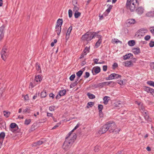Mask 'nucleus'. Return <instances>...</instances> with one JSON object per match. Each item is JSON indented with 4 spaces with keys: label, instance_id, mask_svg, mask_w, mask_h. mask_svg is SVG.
Here are the masks:
<instances>
[{
    "label": "nucleus",
    "instance_id": "f257e3e1",
    "mask_svg": "<svg viewBox=\"0 0 154 154\" xmlns=\"http://www.w3.org/2000/svg\"><path fill=\"white\" fill-rule=\"evenodd\" d=\"M77 135L74 133L72 137L69 140H65L62 146L63 149L66 151L70 149L76 139Z\"/></svg>",
    "mask_w": 154,
    "mask_h": 154
},
{
    "label": "nucleus",
    "instance_id": "f03ea898",
    "mask_svg": "<svg viewBox=\"0 0 154 154\" xmlns=\"http://www.w3.org/2000/svg\"><path fill=\"white\" fill-rule=\"evenodd\" d=\"M138 5L139 2L137 0H127L125 6L127 9L133 12Z\"/></svg>",
    "mask_w": 154,
    "mask_h": 154
},
{
    "label": "nucleus",
    "instance_id": "7ed1b4c3",
    "mask_svg": "<svg viewBox=\"0 0 154 154\" xmlns=\"http://www.w3.org/2000/svg\"><path fill=\"white\" fill-rule=\"evenodd\" d=\"M108 130L110 133L115 132L116 134L118 133L120 129L116 128V126L114 122L110 121L106 122Z\"/></svg>",
    "mask_w": 154,
    "mask_h": 154
},
{
    "label": "nucleus",
    "instance_id": "20e7f679",
    "mask_svg": "<svg viewBox=\"0 0 154 154\" xmlns=\"http://www.w3.org/2000/svg\"><path fill=\"white\" fill-rule=\"evenodd\" d=\"M95 34L93 35L92 32H88L85 34L82 35V39L83 40L89 42L95 37Z\"/></svg>",
    "mask_w": 154,
    "mask_h": 154
},
{
    "label": "nucleus",
    "instance_id": "39448f33",
    "mask_svg": "<svg viewBox=\"0 0 154 154\" xmlns=\"http://www.w3.org/2000/svg\"><path fill=\"white\" fill-rule=\"evenodd\" d=\"M63 21L62 19L59 18L57 21L55 27L57 35L59 36L60 33L61 29V26L63 24Z\"/></svg>",
    "mask_w": 154,
    "mask_h": 154
},
{
    "label": "nucleus",
    "instance_id": "423d86ee",
    "mask_svg": "<svg viewBox=\"0 0 154 154\" xmlns=\"http://www.w3.org/2000/svg\"><path fill=\"white\" fill-rule=\"evenodd\" d=\"M122 76L119 74L116 73H112L108 77L106 78V80H112L114 79H118L121 78Z\"/></svg>",
    "mask_w": 154,
    "mask_h": 154
},
{
    "label": "nucleus",
    "instance_id": "0eeeda50",
    "mask_svg": "<svg viewBox=\"0 0 154 154\" xmlns=\"http://www.w3.org/2000/svg\"><path fill=\"white\" fill-rule=\"evenodd\" d=\"M6 50H7V48H5V46H4L0 52L1 58L4 61L5 60L8 56Z\"/></svg>",
    "mask_w": 154,
    "mask_h": 154
},
{
    "label": "nucleus",
    "instance_id": "6e6552de",
    "mask_svg": "<svg viewBox=\"0 0 154 154\" xmlns=\"http://www.w3.org/2000/svg\"><path fill=\"white\" fill-rule=\"evenodd\" d=\"M9 130L13 132H15L18 129V126L15 123H11L9 126Z\"/></svg>",
    "mask_w": 154,
    "mask_h": 154
},
{
    "label": "nucleus",
    "instance_id": "1a4fd4ad",
    "mask_svg": "<svg viewBox=\"0 0 154 154\" xmlns=\"http://www.w3.org/2000/svg\"><path fill=\"white\" fill-rule=\"evenodd\" d=\"M107 125L106 123L103 126H101L98 132V133L99 134H103L105 133L108 130V128H107Z\"/></svg>",
    "mask_w": 154,
    "mask_h": 154
},
{
    "label": "nucleus",
    "instance_id": "9d476101",
    "mask_svg": "<svg viewBox=\"0 0 154 154\" xmlns=\"http://www.w3.org/2000/svg\"><path fill=\"white\" fill-rule=\"evenodd\" d=\"M144 90L147 93H150L154 97V89L146 86H143Z\"/></svg>",
    "mask_w": 154,
    "mask_h": 154
},
{
    "label": "nucleus",
    "instance_id": "9b49d317",
    "mask_svg": "<svg viewBox=\"0 0 154 154\" xmlns=\"http://www.w3.org/2000/svg\"><path fill=\"white\" fill-rule=\"evenodd\" d=\"M5 26L4 25H2L0 27V39H2L4 36L5 28Z\"/></svg>",
    "mask_w": 154,
    "mask_h": 154
},
{
    "label": "nucleus",
    "instance_id": "f8f14e48",
    "mask_svg": "<svg viewBox=\"0 0 154 154\" xmlns=\"http://www.w3.org/2000/svg\"><path fill=\"white\" fill-rule=\"evenodd\" d=\"M94 72L92 70V72L93 75H96L100 72L101 69L99 66H97L94 67Z\"/></svg>",
    "mask_w": 154,
    "mask_h": 154
},
{
    "label": "nucleus",
    "instance_id": "ddd939ff",
    "mask_svg": "<svg viewBox=\"0 0 154 154\" xmlns=\"http://www.w3.org/2000/svg\"><path fill=\"white\" fill-rule=\"evenodd\" d=\"M92 86L94 89L98 88H102L104 87L103 82L96 84H93L92 85Z\"/></svg>",
    "mask_w": 154,
    "mask_h": 154
},
{
    "label": "nucleus",
    "instance_id": "4468645a",
    "mask_svg": "<svg viewBox=\"0 0 154 154\" xmlns=\"http://www.w3.org/2000/svg\"><path fill=\"white\" fill-rule=\"evenodd\" d=\"M42 79V77L41 75H36L35 76V80L39 83H40Z\"/></svg>",
    "mask_w": 154,
    "mask_h": 154
},
{
    "label": "nucleus",
    "instance_id": "2eb2a0df",
    "mask_svg": "<svg viewBox=\"0 0 154 154\" xmlns=\"http://www.w3.org/2000/svg\"><path fill=\"white\" fill-rule=\"evenodd\" d=\"M144 10V9L142 7H139L136 9V11L138 14L141 15L143 13Z\"/></svg>",
    "mask_w": 154,
    "mask_h": 154
},
{
    "label": "nucleus",
    "instance_id": "dca6fc26",
    "mask_svg": "<svg viewBox=\"0 0 154 154\" xmlns=\"http://www.w3.org/2000/svg\"><path fill=\"white\" fill-rule=\"evenodd\" d=\"M5 137V133L4 132H2L0 133V144L2 145L3 140Z\"/></svg>",
    "mask_w": 154,
    "mask_h": 154
},
{
    "label": "nucleus",
    "instance_id": "f3484780",
    "mask_svg": "<svg viewBox=\"0 0 154 154\" xmlns=\"http://www.w3.org/2000/svg\"><path fill=\"white\" fill-rule=\"evenodd\" d=\"M136 23V21L134 19H129L127 20V23L129 26L132 24H134Z\"/></svg>",
    "mask_w": 154,
    "mask_h": 154
},
{
    "label": "nucleus",
    "instance_id": "a211bd4d",
    "mask_svg": "<svg viewBox=\"0 0 154 154\" xmlns=\"http://www.w3.org/2000/svg\"><path fill=\"white\" fill-rule=\"evenodd\" d=\"M132 52L135 55L138 54L141 52L140 48L139 47L133 48L132 49Z\"/></svg>",
    "mask_w": 154,
    "mask_h": 154
},
{
    "label": "nucleus",
    "instance_id": "6ab92c4d",
    "mask_svg": "<svg viewBox=\"0 0 154 154\" xmlns=\"http://www.w3.org/2000/svg\"><path fill=\"white\" fill-rule=\"evenodd\" d=\"M35 67L36 70L38 72V73H41L42 72L41 67L39 63L37 62L35 64Z\"/></svg>",
    "mask_w": 154,
    "mask_h": 154
},
{
    "label": "nucleus",
    "instance_id": "aec40b11",
    "mask_svg": "<svg viewBox=\"0 0 154 154\" xmlns=\"http://www.w3.org/2000/svg\"><path fill=\"white\" fill-rule=\"evenodd\" d=\"M146 17H154V11H151L147 12L146 14Z\"/></svg>",
    "mask_w": 154,
    "mask_h": 154
},
{
    "label": "nucleus",
    "instance_id": "412c9836",
    "mask_svg": "<svg viewBox=\"0 0 154 154\" xmlns=\"http://www.w3.org/2000/svg\"><path fill=\"white\" fill-rule=\"evenodd\" d=\"M46 141L44 138H41L40 140L36 142L38 146H40L43 143H45Z\"/></svg>",
    "mask_w": 154,
    "mask_h": 154
},
{
    "label": "nucleus",
    "instance_id": "4be33fe9",
    "mask_svg": "<svg viewBox=\"0 0 154 154\" xmlns=\"http://www.w3.org/2000/svg\"><path fill=\"white\" fill-rule=\"evenodd\" d=\"M66 91L65 89L60 90L58 92L59 95L60 97L64 96L66 94Z\"/></svg>",
    "mask_w": 154,
    "mask_h": 154
},
{
    "label": "nucleus",
    "instance_id": "5701e85b",
    "mask_svg": "<svg viewBox=\"0 0 154 154\" xmlns=\"http://www.w3.org/2000/svg\"><path fill=\"white\" fill-rule=\"evenodd\" d=\"M133 55L131 53H128L126 54L123 56L124 60H127L129 59L131 57L133 56Z\"/></svg>",
    "mask_w": 154,
    "mask_h": 154
},
{
    "label": "nucleus",
    "instance_id": "b1692460",
    "mask_svg": "<svg viewBox=\"0 0 154 154\" xmlns=\"http://www.w3.org/2000/svg\"><path fill=\"white\" fill-rule=\"evenodd\" d=\"M108 98H110V97L107 96H105L103 97V103L105 105H107L108 104L109 100Z\"/></svg>",
    "mask_w": 154,
    "mask_h": 154
},
{
    "label": "nucleus",
    "instance_id": "393cba45",
    "mask_svg": "<svg viewBox=\"0 0 154 154\" xmlns=\"http://www.w3.org/2000/svg\"><path fill=\"white\" fill-rule=\"evenodd\" d=\"M47 96V93L45 90H43L41 92L40 94V96L41 98H44Z\"/></svg>",
    "mask_w": 154,
    "mask_h": 154
},
{
    "label": "nucleus",
    "instance_id": "a878e982",
    "mask_svg": "<svg viewBox=\"0 0 154 154\" xmlns=\"http://www.w3.org/2000/svg\"><path fill=\"white\" fill-rule=\"evenodd\" d=\"M125 66L127 67H129L133 65V64L132 63L131 61H127L125 62Z\"/></svg>",
    "mask_w": 154,
    "mask_h": 154
},
{
    "label": "nucleus",
    "instance_id": "bb28decb",
    "mask_svg": "<svg viewBox=\"0 0 154 154\" xmlns=\"http://www.w3.org/2000/svg\"><path fill=\"white\" fill-rule=\"evenodd\" d=\"M128 45L130 46H133L135 44V42L134 40H131L128 42Z\"/></svg>",
    "mask_w": 154,
    "mask_h": 154
},
{
    "label": "nucleus",
    "instance_id": "cd10ccee",
    "mask_svg": "<svg viewBox=\"0 0 154 154\" xmlns=\"http://www.w3.org/2000/svg\"><path fill=\"white\" fill-rule=\"evenodd\" d=\"M3 113L4 114V116L5 117L8 118L11 114V112H10L4 110L3 111Z\"/></svg>",
    "mask_w": 154,
    "mask_h": 154
},
{
    "label": "nucleus",
    "instance_id": "c85d7f7f",
    "mask_svg": "<svg viewBox=\"0 0 154 154\" xmlns=\"http://www.w3.org/2000/svg\"><path fill=\"white\" fill-rule=\"evenodd\" d=\"M36 126V123L33 124L29 130V132H30L34 131L35 129V128Z\"/></svg>",
    "mask_w": 154,
    "mask_h": 154
},
{
    "label": "nucleus",
    "instance_id": "c756f323",
    "mask_svg": "<svg viewBox=\"0 0 154 154\" xmlns=\"http://www.w3.org/2000/svg\"><path fill=\"white\" fill-rule=\"evenodd\" d=\"M87 95L90 99H92L95 98V96L94 95L90 93H88Z\"/></svg>",
    "mask_w": 154,
    "mask_h": 154
},
{
    "label": "nucleus",
    "instance_id": "7c9ffc66",
    "mask_svg": "<svg viewBox=\"0 0 154 154\" xmlns=\"http://www.w3.org/2000/svg\"><path fill=\"white\" fill-rule=\"evenodd\" d=\"M102 39H99L97 42H96L95 45V47L96 48H98L102 42Z\"/></svg>",
    "mask_w": 154,
    "mask_h": 154
},
{
    "label": "nucleus",
    "instance_id": "2f4dec72",
    "mask_svg": "<svg viewBox=\"0 0 154 154\" xmlns=\"http://www.w3.org/2000/svg\"><path fill=\"white\" fill-rule=\"evenodd\" d=\"M90 48V46L88 47L87 46L83 50V53H84L85 55H87V52L88 51V52H89Z\"/></svg>",
    "mask_w": 154,
    "mask_h": 154
},
{
    "label": "nucleus",
    "instance_id": "473e14b6",
    "mask_svg": "<svg viewBox=\"0 0 154 154\" xmlns=\"http://www.w3.org/2000/svg\"><path fill=\"white\" fill-rule=\"evenodd\" d=\"M94 104V102H90L88 103L87 104L86 107L89 108V107H92Z\"/></svg>",
    "mask_w": 154,
    "mask_h": 154
},
{
    "label": "nucleus",
    "instance_id": "72a5a7b5",
    "mask_svg": "<svg viewBox=\"0 0 154 154\" xmlns=\"http://www.w3.org/2000/svg\"><path fill=\"white\" fill-rule=\"evenodd\" d=\"M81 13L76 11L74 13V17L75 18H78L81 15Z\"/></svg>",
    "mask_w": 154,
    "mask_h": 154
},
{
    "label": "nucleus",
    "instance_id": "f704fd0d",
    "mask_svg": "<svg viewBox=\"0 0 154 154\" xmlns=\"http://www.w3.org/2000/svg\"><path fill=\"white\" fill-rule=\"evenodd\" d=\"M84 70H80L76 73V76L77 77H80L82 74Z\"/></svg>",
    "mask_w": 154,
    "mask_h": 154
},
{
    "label": "nucleus",
    "instance_id": "c9c22d12",
    "mask_svg": "<svg viewBox=\"0 0 154 154\" xmlns=\"http://www.w3.org/2000/svg\"><path fill=\"white\" fill-rule=\"evenodd\" d=\"M109 86L110 87H113L117 84L116 82H114L113 81H110Z\"/></svg>",
    "mask_w": 154,
    "mask_h": 154
},
{
    "label": "nucleus",
    "instance_id": "e433bc0d",
    "mask_svg": "<svg viewBox=\"0 0 154 154\" xmlns=\"http://www.w3.org/2000/svg\"><path fill=\"white\" fill-rule=\"evenodd\" d=\"M30 111L31 110L29 107H27L25 109L23 110V113H24L26 112L29 113Z\"/></svg>",
    "mask_w": 154,
    "mask_h": 154
},
{
    "label": "nucleus",
    "instance_id": "4c0bfd02",
    "mask_svg": "<svg viewBox=\"0 0 154 154\" xmlns=\"http://www.w3.org/2000/svg\"><path fill=\"white\" fill-rule=\"evenodd\" d=\"M36 84L34 82H30L29 85V88H34L36 85Z\"/></svg>",
    "mask_w": 154,
    "mask_h": 154
},
{
    "label": "nucleus",
    "instance_id": "58836bf2",
    "mask_svg": "<svg viewBox=\"0 0 154 154\" xmlns=\"http://www.w3.org/2000/svg\"><path fill=\"white\" fill-rule=\"evenodd\" d=\"M31 121V119H26L24 121V124L25 125H28L30 124Z\"/></svg>",
    "mask_w": 154,
    "mask_h": 154
},
{
    "label": "nucleus",
    "instance_id": "ea45409f",
    "mask_svg": "<svg viewBox=\"0 0 154 154\" xmlns=\"http://www.w3.org/2000/svg\"><path fill=\"white\" fill-rule=\"evenodd\" d=\"M117 83H118L120 85H123L125 84V82L123 80H118L117 81V82H116Z\"/></svg>",
    "mask_w": 154,
    "mask_h": 154
},
{
    "label": "nucleus",
    "instance_id": "a19ab883",
    "mask_svg": "<svg viewBox=\"0 0 154 154\" xmlns=\"http://www.w3.org/2000/svg\"><path fill=\"white\" fill-rule=\"evenodd\" d=\"M140 110H141L142 112L144 113L145 114H146L147 112V111L145 110V108L143 106H141L140 109Z\"/></svg>",
    "mask_w": 154,
    "mask_h": 154
},
{
    "label": "nucleus",
    "instance_id": "79ce46f5",
    "mask_svg": "<svg viewBox=\"0 0 154 154\" xmlns=\"http://www.w3.org/2000/svg\"><path fill=\"white\" fill-rule=\"evenodd\" d=\"M147 84L150 86L154 87V82L152 81H148Z\"/></svg>",
    "mask_w": 154,
    "mask_h": 154
},
{
    "label": "nucleus",
    "instance_id": "37998d69",
    "mask_svg": "<svg viewBox=\"0 0 154 154\" xmlns=\"http://www.w3.org/2000/svg\"><path fill=\"white\" fill-rule=\"evenodd\" d=\"M75 77V74L72 75L69 77V80L72 81L74 80V79Z\"/></svg>",
    "mask_w": 154,
    "mask_h": 154
},
{
    "label": "nucleus",
    "instance_id": "c03bdc74",
    "mask_svg": "<svg viewBox=\"0 0 154 154\" xmlns=\"http://www.w3.org/2000/svg\"><path fill=\"white\" fill-rule=\"evenodd\" d=\"M145 119L148 121L151 122L152 121L151 119L149 116L146 115L144 116Z\"/></svg>",
    "mask_w": 154,
    "mask_h": 154
},
{
    "label": "nucleus",
    "instance_id": "a18cd8bd",
    "mask_svg": "<svg viewBox=\"0 0 154 154\" xmlns=\"http://www.w3.org/2000/svg\"><path fill=\"white\" fill-rule=\"evenodd\" d=\"M90 73L88 72H86L85 73V75L84 76V77L85 79H86L89 77L90 76Z\"/></svg>",
    "mask_w": 154,
    "mask_h": 154
},
{
    "label": "nucleus",
    "instance_id": "49530a36",
    "mask_svg": "<svg viewBox=\"0 0 154 154\" xmlns=\"http://www.w3.org/2000/svg\"><path fill=\"white\" fill-rule=\"evenodd\" d=\"M98 108L99 110V111H102L103 108V106L102 104H99L98 106Z\"/></svg>",
    "mask_w": 154,
    "mask_h": 154
},
{
    "label": "nucleus",
    "instance_id": "de8ad7c7",
    "mask_svg": "<svg viewBox=\"0 0 154 154\" xmlns=\"http://www.w3.org/2000/svg\"><path fill=\"white\" fill-rule=\"evenodd\" d=\"M69 17V18L72 17V12L71 9H69L68 11Z\"/></svg>",
    "mask_w": 154,
    "mask_h": 154
},
{
    "label": "nucleus",
    "instance_id": "09e8293b",
    "mask_svg": "<svg viewBox=\"0 0 154 154\" xmlns=\"http://www.w3.org/2000/svg\"><path fill=\"white\" fill-rule=\"evenodd\" d=\"M118 67V65L116 63H114L112 66V68L113 69H115Z\"/></svg>",
    "mask_w": 154,
    "mask_h": 154
},
{
    "label": "nucleus",
    "instance_id": "8fccbe9b",
    "mask_svg": "<svg viewBox=\"0 0 154 154\" xmlns=\"http://www.w3.org/2000/svg\"><path fill=\"white\" fill-rule=\"evenodd\" d=\"M149 47L151 48H152L154 46V41H150L149 44Z\"/></svg>",
    "mask_w": 154,
    "mask_h": 154
},
{
    "label": "nucleus",
    "instance_id": "3c124183",
    "mask_svg": "<svg viewBox=\"0 0 154 154\" xmlns=\"http://www.w3.org/2000/svg\"><path fill=\"white\" fill-rule=\"evenodd\" d=\"M70 33L69 32H66V40L67 41L69 39L70 35Z\"/></svg>",
    "mask_w": 154,
    "mask_h": 154
},
{
    "label": "nucleus",
    "instance_id": "603ef678",
    "mask_svg": "<svg viewBox=\"0 0 154 154\" xmlns=\"http://www.w3.org/2000/svg\"><path fill=\"white\" fill-rule=\"evenodd\" d=\"M74 7L73 9V11H78V10L79 9V6L78 7L77 5H74Z\"/></svg>",
    "mask_w": 154,
    "mask_h": 154
},
{
    "label": "nucleus",
    "instance_id": "864d4df0",
    "mask_svg": "<svg viewBox=\"0 0 154 154\" xmlns=\"http://www.w3.org/2000/svg\"><path fill=\"white\" fill-rule=\"evenodd\" d=\"M55 106H52L49 107V110L51 111H54L55 110Z\"/></svg>",
    "mask_w": 154,
    "mask_h": 154
},
{
    "label": "nucleus",
    "instance_id": "5fc2aeb1",
    "mask_svg": "<svg viewBox=\"0 0 154 154\" xmlns=\"http://www.w3.org/2000/svg\"><path fill=\"white\" fill-rule=\"evenodd\" d=\"M150 35H147L145 37L144 39L146 41H148L150 39Z\"/></svg>",
    "mask_w": 154,
    "mask_h": 154
},
{
    "label": "nucleus",
    "instance_id": "6e6d98bb",
    "mask_svg": "<svg viewBox=\"0 0 154 154\" xmlns=\"http://www.w3.org/2000/svg\"><path fill=\"white\" fill-rule=\"evenodd\" d=\"M72 26H70L68 29L67 32L70 33L72 30Z\"/></svg>",
    "mask_w": 154,
    "mask_h": 154
},
{
    "label": "nucleus",
    "instance_id": "4d7b16f0",
    "mask_svg": "<svg viewBox=\"0 0 154 154\" xmlns=\"http://www.w3.org/2000/svg\"><path fill=\"white\" fill-rule=\"evenodd\" d=\"M99 59L98 58H95L93 59V61L94 62V63L95 64H99V62H98V61H99Z\"/></svg>",
    "mask_w": 154,
    "mask_h": 154
},
{
    "label": "nucleus",
    "instance_id": "13d9d810",
    "mask_svg": "<svg viewBox=\"0 0 154 154\" xmlns=\"http://www.w3.org/2000/svg\"><path fill=\"white\" fill-rule=\"evenodd\" d=\"M86 59H85L84 60H83L82 61L80 65L82 66H83L84 65L86 64Z\"/></svg>",
    "mask_w": 154,
    "mask_h": 154
},
{
    "label": "nucleus",
    "instance_id": "bf43d9fd",
    "mask_svg": "<svg viewBox=\"0 0 154 154\" xmlns=\"http://www.w3.org/2000/svg\"><path fill=\"white\" fill-rule=\"evenodd\" d=\"M110 82H103V87H104L105 85H109Z\"/></svg>",
    "mask_w": 154,
    "mask_h": 154
},
{
    "label": "nucleus",
    "instance_id": "052dcab7",
    "mask_svg": "<svg viewBox=\"0 0 154 154\" xmlns=\"http://www.w3.org/2000/svg\"><path fill=\"white\" fill-rule=\"evenodd\" d=\"M107 65H104V66H103V70L104 71H105V72L107 70Z\"/></svg>",
    "mask_w": 154,
    "mask_h": 154
},
{
    "label": "nucleus",
    "instance_id": "680f3d73",
    "mask_svg": "<svg viewBox=\"0 0 154 154\" xmlns=\"http://www.w3.org/2000/svg\"><path fill=\"white\" fill-rule=\"evenodd\" d=\"M72 134L69 132L68 134L66 135L65 137V140H69L68 138L71 136Z\"/></svg>",
    "mask_w": 154,
    "mask_h": 154
},
{
    "label": "nucleus",
    "instance_id": "e2e57ef3",
    "mask_svg": "<svg viewBox=\"0 0 154 154\" xmlns=\"http://www.w3.org/2000/svg\"><path fill=\"white\" fill-rule=\"evenodd\" d=\"M76 85V84L74 82L72 83H71L70 85V88H72L74 87Z\"/></svg>",
    "mask_w": 154,
    "mask_h": 154
},
{
    "label": "nucleus",
    "instance_id": "0e129e2a",
    "mask_svg": "<svg viewBox=\"0 0 154 154\" xmlns=\"http://www.w3.org/2000/svg\"><path fill=\"white\" fill-rule=\"evenodd\" d=\"M85 55V54L83 52L80 54V56L79 57V59H81L83 58H84L85 57V55Z\"/></svg>",
    "mask_w": 154,
    "mask_h": 154
},
{
    "label": "nucleus",
    "instance_id": "69168bd1",
    "mask_svg": "<svg viewBox=\"0 0 154 154\" xmlns=\"http://www.w3.org/2000/svg\"><path fill=\"white\" fill-rule=\"evenodd\" d=\"M99 116L100 117H103V114L102 111H100H100H99Z\"/></svg>",
    "mask_w": 154,
    "mask_h": 154
},
{
    "label": "nucleus",
    "instance_id": "338daca9",
    "mask_svg": "<svg viewBox=\"0 0 154 154\" xmlns=\"http://www.w3.org/2000/svg\"><path fill=\"white\" fill-rule=\"evenodd\" d=\"M99 146H95L94 148V151L96 152H97L98 151V149Z\"/></svg>",
    "mask_w": 154,
    "mask_h": 154
},
{
    "label": "nucleus",
    "instance_id": "774afa93",
    "mask_svg": "<svg viewBox=\"0 0 154 154\" xmlns=\"http://www.w3.org/2000/svg\"><path fill=\"white\" fill-rule=\"evenodd\" d=\"M77 0H72V4L73 5H75L77 4Z\"/></svg>",
    "mask_w": 154,
    "mask_h": 154
}]
</instances>
